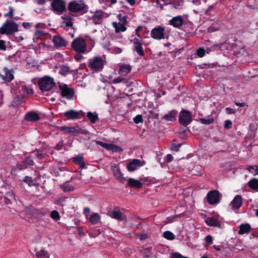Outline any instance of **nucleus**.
Instances as JSON below:
<instances>
[{"label": "nucleus", "instance_id": "f257e3e1", "mask_svg": "<svg viewBox=\"0 0 258 258\" xmlns=\"http://www.w3.org/2000/svg\"><path fill=\"white\" fill-rule=\"evenodd\" d=\"M68 10L73 13L81 12V14H84L88 12L89 7L83 2H79L77 1H74L69 3Z\"/></svg>", "mask_w": 258, "mask_h": 258}, {"label": "nucleus", "instance_id": "f03ea898", "mask_svg": "<svg viewBox=\"0 0 258 258\" xmlns=\"http://www.w3.org/2000/svg\"><path fill=\"white\" fill-rule=\"evenodd\" d=\"M25 215L24 218L30 222H34V220L40 218L42 216L44 215L41 211L37 209H27L26 210L20 213V216L23 217Z\"/></svg>", "mask_w": 258, "mask_h": 258}, {"label": "nucleus", "instance_id": "7ed1b4c3", "mask_svg": "<svg viewBox=\"0 0 258 258\" xmlns=\"http://www.w3.org/2000/svg\"><path fill=\"white\" fill-rule=\"evenodd\" d=\"M38 85L41 91H48L54 86L55 83L52 77L44 76L39 80Z\"/></svg>", "mask_w": 258, "mask_h": 258}, {"label": "nucleus", "instance_id": "20e7f679", "mask_svg": "<svg viewBox=\"0 0 258 258\" xmlns=\"http://www.w3.org/2000/svg\"><path fill=\"white\" fill-rule=\"evenodd\" d=\"M57 129L59 131L72 135L79 134L86 135L88 133V131L87 130L82 129L78 125L71 127L66 126H57Z\"/></svg>", "mask_w": 258, "mask_h": 258}, {"label": "nucleus", "instance_id": "39448f33", "mask_svg": "<svg viewBox=\"0 0 258 258\" xmlns=\"http://www.w3.org/2000/svg\"><path fill=\"white\" fill-rule=\"evenodd\" d=\"M71 46L78 53H84L86 51V42L83 38L75 39L71 44Z\"/></svg>", "mask_w": 258, "mask_h": 258}, {"label": "nucleus", "instance_id": "423d86ee", "mask_svg": "<svg viewBox=\"0 0 258 258\" xmlns=\"http://www.w3.org/2000/svg\"><path fill=\"white\" fill-rule=\"evenodd\" d=\"M178 121L181 125L187 127L192 121L191 112L187 110L182 109L179 114Z\"/></svg>", "mask_w": 258, "mask_h": 258}, {"label": "nucleus", "instance_id": "0eeeda50", "mask_svg": "<svg viewBox=\"0 0 258 258\" xmlns=\"http://www.w3.org/2000/svg\"><path fill=\"white\" fill-rule=\"evenodd\" d=\"M16 32V23L12 21H6L0 28V34L10 35Z\"/></svg>", "mask_w": 258, "mask_h": 258}, {"label": "nucleus", "instance_id": "6e6552de", "mask_svg": "<svg viewBox=\"0 0 258 258\" xmlns=\"http://www.w3.org/2000/svg\"><path fill=\"white\" fill-rule=\"evenodd\" d=\"M58 88L60 90L62 97L67 100H72L75 95V90L73 88H69L67 84L59 85Z\"/></svg>", "mask_w": 258, "mask_h": 258}, {"label": "nucleus", "instance_id": "1a4fd4ad", "mask_svg": "<svg viewBox=\"0 0 258 258\" xmlns=\"http://www.w3.org/2000/svg\"><path fill=\"white\" fill-rule=\"evenodd\" d=\"M104 62V60L101 57L96 56L89 60V67L93 71H99L103 69Z\"/></svg>", "mask_w": 258, "mask_h": 258}, {"label": "nucleus", "instance_id": "9d476101", "mask_svg": "<svg viewBox=\"0 0 258 258\" xmlns=\"http://www.w3.org/2000/svg\"><path fill=\"white\" fill-rule=\"evenodd\" d=\"M50 9L54 13L61 14L66 10V3L63 0H53Z\"/></svg>", "mask_w": 258, "mask_h": 258}, {"label": "nucleus", "instance_id": "9b49d317", "mask_svg": "<svg viewBox=\"0 0 258 258\" xmlns=\"http://www.w3.org/2000/svg\"><path fill=\"white\" fill-rule=\"evenodd\" d=\"M207 202L210 205H213L220 202V193L217 190L209 191L207 195Z\"/></svg>", "mask_w": 258, "mask_h": 258}, {"label": "nucleus", "instance_id": "f8f14e48", "mask_svg": "<svg viewBox=\"0 0 258 258\" xmlns=\"http://www.w3.org/2000/svg\"><path fill=\"white\" fill-rule=\"evenodd\" d=\"M165 28L161 26L153 28L151 32V36L156 40H161L165 38Z\"/></svg>", "mask_w": 258, "mask_h": 258}, {"label": "nucleus", "instance_id": "ddd939ff", "mask_svg": "<svg viewBox=\"0 0 258 258\" xmlns=\"http://www.w3.org/2000/svg\"><path fill=\"white\" fill-rule=\"evenodd\" d=\"M63 115L68 119H77L86 116L82 111H77L73 109L66 111Z\"/></svg>", "mask_w": 258, "mask_h": 258}, {"label": "nucleus", "instance_id": "4468645a", "mask_svg": "<svg viewBox=\"0 0 258 258\" xmlns=\"http://www.w3.org/2000/svg\"><path fill=\"white\" fill-rule=\"evenodd\" d=\"M224 44H217L213 45L210 47H208L206 50L204 49L203 48H200L197 50V54L199 57H202L204 56L206 52L209 53L210 51L220 49L224 46Z\"/></svg>", "mask_w": 258, "mask_h": 258}, {"label": "nucleus", "instance_id": "2eb2a0df", "mask_svg": "<svg viewBox=\"0 0 258 258\" xmlns=\"http://www.w3.org/2000/svg\"><path fill=\"white\" fill-rule=\"evenodd\" d=\"M133 43V49L140 56H143L145 55V52L143 48V40L139 39L136 37L132 40Z\"/></svg>", "mask_w": 258, "mask_h": 258}, {"label": "nucleus", "instance_id": "dca6fc26", "mask_svg": "<svg viewBox=\"0 0 258 258\" xmlns=\"http://www.w3.org/2000/svg\"><path fill=\"white\" fill-rule=\"evenodd\" d=\"M142 161L137 159L132 160L130 163L127 164L126 168L128 171L132 172L137 170L138 168L142 166Z\"/></svg>", "mask_w": 258, "mask_h": 258}, {"label": "nucleus", "instance_id": "f3484780", "mask_svg": "<svg viewBox=\"0 0 258 258\" xmlns=\"http://www.w3.org/2000/svg\"><path fill=\"white\" fill-rule=\"evenodd\" d=\"M52 42L54 46L56 48L65 47L68 44V42L59 35L54 36L53 37Z\"/></svg>", "mask_w": 258, "mask_h": 258}, {"label": "nucleus", "instance_id": "a211bd4d", "mask_svg": "<svg viewBox=\"0 0 258 258\" xmlns=\"http://www.w3.org/2000/svg\"><path fill=\"white\" fill-rule=\"evenodd\" d=\"M111 169L113 175L116 178L117 180L120 181L121 182H124L125 180H126V178L122 176V174L118 166H112Z\"/></svg>", "mask_w": 258, "mask_h": 258}, {"label": "nucleus", "instance_id": "6ab92c4d", "mask_svg": "<svg viewBox=\"0 0 258 258\" xmlns=\"http://www.w3.org/2000/svg\"><path fill=\"white\" fill-rule=\"evenodd\" d=\"M183 23V19L181 16H177L172 18L169 21L170 25L176 28H179Z\"/></svg>", "mask_w": 258, "mask_h": 258}, {"label": "nucleus", "instance_id": "aec40b11", "mask_svg": "<svg viewBox=\"0 0 258 258\" xmlns=\"http://www.w3.org/2000/svg\"><path fill=\"white\" fill-rule=\"evenodd\" d=\"M242 198L241 196L236 195L230 203L233 210H238L241 206Z\"/></svg>", "mask_w": 258, "mask_h": 258}, {"label": "nucleus", "instance_id": "412c9836", "mask_svg": "<svg viewBox=\"0 0 258 258\" xmlns=\"http://www.w3.org/2000/svg\"><path fill=\"white\" fill-rule=\"evenodd\" d=\"M224 44V45L222 47H225L228 50H232L234 53L236 54H243L244 52L245 49L242 47L237 46L236 44L233 43L232 45L230 46H225L226 45V42H225Z\"/></svg>", "mask_w": 258, "mask_h": 258}, {"label": "nucleus", "instance_id": "4be33fe9", "mask_svg": "<svg viewBox=\"0 0 258 258\" xmlns=\"http://www.w3.org/2000/svg\"><path fill=\"white\" fill-rule=\"evenodd\" d=\"M104 12L102 10L96 11L92 17L93 23L95 25L101 23L103 17Z\"/></svg>", "mask_w": 258, "mask_h": 258}, {"label": "nucleus", "instance_id": "5701e85b", "mask_svg": "<svg viewBox=\"0 0 258 258\" xmlns=\"http://www.w3.org/2000/svg\"><path fill=\"white\" fill-rule=\"evenodd\" d=\"M127 185L135 188L140 189L142 187L143 183L139 180L133 178H126Z\"/></svg>", "mask_w": 258, "mask_h": 258}, {"label": "nucleus", "instance_id": "b1692460", "mask_svg": "<svg viewBox=\"0 0 258 258\" xmlns=\"http://www.w3.org/2000/svg\"><path fill=\"white\" fill-rule=\"evenodd\" d=\"M4 74H0L3 79L7 82H11L14 79L13 71L7 68L4 69Z\"/></svg>", "mask_w": 258, "mask_h": 258}, {"label": "nucleus", "instance_id": "393cba45", "mask_svg": "<svg viewBox=\"0 0 258 258\" xmlns=\"http://www.w3.org/2000/svg\"><path fill=\"white\" fill-rule=\"evenodd\" d=\"M178 112L173 109L169 111L167 114L164 115L162 119L166 121H174L176 120Z\"/></svg>", "mask_w": 258, "mask_h": 258}, {"label": "nucleus", "instance_id": "a878e982", "mask_svg": "<svg viewBox=\"0 0 258 258\" xmlns=\"http://www.w3.org/2000/svg\"><path fill=\"white\" fill-rule=\"evenodd\" d=\"M25 119L28 121H36L39 120L40 117L38 113L31 111L25 114Z\"/></svg>", "mask_w": 258, "mask_h": 258}, {"label": "nucleus", "instance_id": "bb28decb", "mask_svg": "<svg viewBox=\"0 0 258 258\" xmlns=\"http://www.w3.org/2000/svg\"><path fill=\"white\" fill-rule=\"evenodd\" d=\"M23 163L24 165L17 164V169L22 170L26 169L28 166H32L34 164L33 160L30 156L26 157L23 161Z\"/></svg>", "mask_w": 258, "mask_h": 258}, {"label": "nucleus", "instance_id": "cd10ccee", "mask_svg": "<svg viewBox=\"0 0 258 258\" xmlns=\"http://www.w3.org/2000/svg\"><path fill=\"white\" fill-rule=\"evenodd\" d=\"M238 234L243 235L245 233H247L250 232L251 228V226L248 223L241 224L239 226Z\"/></svg>", "mask_w": 258, "mask_h": 258}, {"label": "nucleus", "instance_id": "c85d7f7f", "mask_svg": "<svg viewBox=\"0 0 258 258\" xmlns=\"http://www.w3.org/2000/svg\"><path fill=\"white\" fill-rule=\"evenodd\" d=\"M206 224L211 226L218 227L220 226V222L217 219L212 217L207 218L206 220Z\"/></svg>", "mask_w": 258, "mask_h": 258}, {"label": "nucleus", "instance_id": "c756f323", "mask_svg": "<svg viewBox=\"0 0 258 258\" xmlns=\"http://www.w3.org/2000/svg\"><path fill=\"white\" fill-rule=\"evenodd\" d=\"M86 116L92 124L96 123L97 121L99 120L98 114L96 112H92L89 111L87 112Z\"/></svg>", "mask_w": 258, "mask_h": 258}, {"label": "nucleus", "instance_id": "7c9ffc66", "mask_svg": "<svg viewBox=\"0 0 258 258\" xmlns=\"http://www.w3.org/2000/svg\"><path fill=\"white\" fill-rule=\"evenodd\" d=\"M20 91L22 93V96H23L27 95H32L34 93V91L31 87L25 85L22 86Z\"/></svg>", "mask_w": 258, "mask_h": 258}, {"label": "nucleus", "instance_id": "2f4dec72", "mask_svg": "<svg viewBox=\"0 0 258 258\" xmlns=\"http://www.w3.org/2000/svg\"><path fill=\"white\" fill-rule=\"evenodd\" d=\"M132 67L129 64L121 65L119 70V73L121 75H125L131 72Z\"/></svg>", "mask_w": 258, "mask_h": 258}, {"label": "nucleus", "instance_id": "473e14b6", "mask_svg": "<svg viewBox=\"0 0 258 258\" xmlns=\"http://www.w3.org/2000/svg\"><path fill=\"white\" fill-rule=\"evenodd\" d=\"M247 185L252 189L258 191V179L254 178L250 179L248 182Z\"/></svg>", "mask_w": 258, "mask_h": 258}, {"label": "nucleus", "instance_id": "72a5a7b5", "mask_svg": "<svg viewBox=\"0 0 258 258\" xmlns=\"http://www.w3.org/2000/svg\"><path fill=\"white\" fill-rule=\"evenodd\" d=\"M36 258H49L50 254L47 250L41 249L36 252Z\"/></svg>", "mask_w": 258, "mask_h": 258}, {"label": "nucleus", "instance_id": "f704fd0d", "mask_svg": "<svg viewBox=\"0 0 258 258\" xmlns=\"http://www.w3.org/2000/svg\"><path fill=\"white\" fill-rule=\"evenodd\" d=\"M113 26L115 28V32L119 33L120 32H124L126 30V28L124 24L120 23H113Z\"/></svg>", "mask_w": 258, "mask_h": 258}, {"label": "nucleus", "instance_id": "c9c22d12", "mask_svg": "<svg viewBox=\"0 0 258 258\" xmlns=\"http://www.w3.org/2000/svg\"><path fill=\"white\" fill-rule=\"evenodd\" d=\"M100 219V216L98 213H94L91 215L89 221L92 224H96Z\"/></svg>", "mask_w": 258, "mask_h": 258}, {"label": "nucleus", "instance_id": "e433bc0d", "mask_svg": "<svg viewBox=\"0 0 258 258\" xmlns=\"http://www.w3.org/2000/svg\"><path fill=\"white\" fill-rule=\"evenodd\" d=\"M112 218L120 221L123 220L122 214L119 211H113L111 215Z\"/></svg>", "mask_w": 258, "mask_h": 258}, {"label": "nucleus", "instance_id": "4c0bfd02", "mask_svg": "<svg viewBox=\"0 0 258 258\" xmlns=\"http://www.w3.org/2000/svg\"><path fill=\"white\" fill-rule=\"evenodd\" d=\"M60 187L64 192L71 191L74 189V187L72 185L66 183L60 185Z\"/></svg>", "mask_w": 258, "mask_h": 258}, {"label": "nucleus", "instance_id": "58836bf2", "mask_svg": "<svg viewBox=\"0 0 258 258\" xmlns=\"http://www.w3.org/2000/svg\"><path fill=\"white\" fill-rule=\"evenodd\" d=\"M71 73L70 68L67 65H63L60 69L59 73L62 76H66Z\"/></svg>", "mask_w": 258, "mask_h": 258}, {"label": "nucleus", "instance_id": "ea45409f", "mask_svg": "<svg viewBox=\"0 0 258 258\" xmlns=\"http://www.w3.org/2000/svg\"><path fill=\"white\" fill-rule=\"evenodd\" d=\"M152 248V247H148L143 248L141 250V252L145 255V257H148L151 253Z\"/></svg>", "mask_w": 258, "mask_h": 258}, {"label": "nucleus", "instance_id": "a19ab883", "mask_svg": "<svg viewBox=\"0 0 258 258\" xmlns=\"http://www.w3.org/2000/svg\"><path fill=\"white\" fill-rule=\"evenodd\" d=\"M164 238L168 240H173L175 238V236L172 232L170 231H166L164 232Z\"/></svg>", "mask_w": 258, "mask_h": 258}, {"label": "nucleus", "instance_id": "79ce46f5", "mask_svg": "<svg viewBox=\"0 0 258 258\" xmlns=\"http://www.w3.org/2000/svg\"><path fill=\"white\" fill-rule=\"evenodd\" d=\"M247 170L254 175H258L257 166H249Z\"/></svg>", "mask_w": 258, "mask_h": 258}, {"label": "nucleus", "instance_id": "37998d69", "mask_svg": "<svg viewBox=\"0 0 258 258\" xmlns=\"http://www.w3.org/2000/svg\"><path fill=\"white\" fill-rule=\"evenodd\" d=\"M108 150H110L113 152H117L121 151L122 149L121 148V147L117 145L112 144H110Z\"/></svg>", "mask_w": 258, "mask_h": 258}, {"label": "nucleus", "instance_id": "c03bdc74", "mask_svg": "<svg viewBox=\"0 0 258 258\" xmlns=\"http://www.w3.org/2000/svg\"><path fill=\"white\" fill-rule=\"evenodd\" d=\"M199 121L201 123L203 124H210L214 122V119L213 117H211L208 119L201 118L199 119Z\"/></svg>", "mask_w": 258, "mask_h": 258}, {"label": "nucleus", "instance_id": "a18cd8bd", "mask_svg": "<svg viewBox=\"0 0 258 258\" xmlns=\"http://www.w3.org/2000/svg\"><path fill=\"white\" fill-rule=\"evenodd\" d=\"M50 217L55 220H58L60 218L59 213L56 210H53L51 212Z\"/></svg>", "mask_w": 258, "mask_h": 258}, {"label": "nucleus", "instance_id": "49530a36", "mask_svg": "<svg viewBox=\"0 0 258 258\" xmlns=\"http://www.w3.org/2000/svg\"><path fill=\"white\" fill-rule=\"evenodd\" d=\"M23 182L27 183L29 186H32L34 184L33 180L31 177L26 176L22 180Z\"/></svg>", "mask_w": 258, "mask_h": 258}, {"label": "nucleus", "instance_id": "de8ad7c7", "mask_svg": "<svg viewBox=\"0 0 258 258\" xmlns=\"http://www.w3.org/2000/svg\"><path fill=\"white\" fill-rule=\"evenodd\" d=\"M73 160L75 163L78 165L84 161V158L82 156H77L73 158Z\"/></svg>", "mask_w": 258, "mask_h": 258}, {"label": "nucleus", "instance_id": "09e8293b", "mask_svg": "<svg viewBox=\"0 0 258 258\" xmlns=\"http://www.w3.org/2000/svg\"><path fill=\"white\" fill-rule=\"evenodd\" d=\"M179 137L182 139H185L187 137L186 129H181L179 132Z\"/></svg>", "mask_w": 258, "mask_h": 258}, {"label": "nucleus", "instance_id": "8fccbe9b", "mask_svg": "<svg viewBox=\"0 0 258 258\" xmlns=\"http://www.w3.org/2000/svg\"><path fill=\"white\" fill-rule=\"evenodd\" d=\"M134 121L136 124H139L143 122V118L141 115L138 114L136 115L133 119Z\"/></svg>", "mask_w": 258, "mask_h": 258}, {"label": "nucleus", "instance_id": "3c124183", "mask_svg": "<svg viewBox=\"0 0 258 258\" xmlns=\"http://www.w3.org/2000/svg\"><path fill=\"white\" fill-rule=\"evenodd\" d=\"M44 32L42 30H37L34 33V38L38 39L40 37L44 34Z\"/></svg>", "mask_w": 258, "mask_h": 258}, {"label": "nucleus", "instance_id": "603ef678", "mask_svg": "<svg viewBox=\"0 0 258 258\" xmlns=\"http://www.w3.org/2000/svg\"><path fill=\"white\" fill-rule=\"evenodd\" d=\"M171 258H189L187 256H183L179 252H175L171 254Z\"/></svg>", "mask_w": 258, "mask_h": 258}, {"label": "nucleus", "instance_id": "864d4df0", "mask_svg": "<svg viewBox=\"0 0 258 258\" xmlns=\"http://www.w3.org/2000/svg\"><path fill=\"white\" fill-rule=\"evenodd\" d=\"M33 153L34 156L40 160L42 159L45 155L44 154L40 153L39 151L37 149L35 152H33Z\"/></svg>", "mask_w": 258, "mask_h": 258}, {"label": "nucleus", "instance_id": "5fc2aeb1", "mask_svg": "<svg viewBox=\"0 0 258 258\" xmlns=\"http://www.w3.org/2000/svg\"><path fill=\"white\" fill-rule=\"evenodd\" d=\"M96 144L98 145L101 146V147H103L104 148L108 150V148L109 147L110 144L104 143L101 141H96Z\"/></svg>", "mask_w": 258, "mask_h": 258}, {"label": "nucleus", "instance_id": "6e6d98bb", "mask_svg": "<svg viewBox=\"0 0 258 258\" xmlns=\"http://www.w3.org/2000/svg\"><path fill=\"white\" fill-rule=\"evenodd\" d=\"M181 144H176L173 143L171 145V149L176 152H178L179 150V148L181 147Z\"/></svg>", "mask_w": 258, "mask_h": 258}, {"label": "nucleus", "instance_id": "4d7b16f0", "mask_svg": "<svg viewBox=\"0 0 258 258\" xmlns=\"http://www.w3.org/2000/svg\"><path fill=\"white\" fill-rule=\"evenodd\" d=\"M63 145V141L62 139H61L58 143L56 144L55 147V149L56 150H60L62 149V147Z\"/></svg>", "mask_w": 258, "mask_h": 258}, {"label": "nucleus", "instance_id": "13d9d810", "mask_svg": "<svg viewBox=\"0 0 258 258\" xmlns=\"http://www.w3.org/2000/svg\"><path fill=\"white\" fill-rule=\"evenodd\" d=\"M232 122L230 120H226L224 123V128L229 129L232 127Z\"/></svg>", "mask_w": 258, "mask_h": 258}, {"label": "nucleus", "instance_id": "bf43d9fd", "mask_svg": "<svg viewBox=\"0 0 258 258\" xmlns=\"http://www.w3.org/2000/svg\"><path fill=\"white\" fill-rule=\"evenodd\" d=\"M10 11L8 13L5 14L4 15L5 17H10L11 18H12L13 16V12L14 10L11 7H9Z\"/></svg>", "mask_w": 258, "mask_h": 258}, {"label": "nucleus", "instance_id": "052dcab7", "mask_svg": "<svg viewBox=\"0 0 258 258\" xmlns=\"http://www.w3.org/2000/svg\"><path fill=\"white\" fill-rule=\"evenodd\" d=\"M6 49V47L5 45V41L3 40H0V50H5Z\"/></svg>", "mask_w": 258, "mask_h": 258}, {"label": "nucleus", "instance_id": "680f3d73", "mask_svg": "<svg viewBox=\"0 0 258 258\" xmlns=\"http://www.w3.org/2000/svg\"><path fill=\"white\" fill-rule=\"evenodd\" d=\"M124 79L121 77H117L114 78L113 80V82L114 84H117L122 82Z\"/></svg>", "mask_w": 258, "mask_h": 258}, {"label": "nucleus", "instance_id": "e2e57ef3", "mask_svg": "<svg viewBox=\"0 0 258 258\" xmlns=\"http://www.w3.org/2000/svg\"><path fill=\"white\" fill-rule=\"evenodd\" d=\"M138 237H139V239L141 240H144L148 238V236L147 234L145 233L140 234L138 235Z\"/></svg>", "mask_w": 258, "mask_h": 258}, {"label": "nucleus", "instance_id": "0e129e2a", "mask_svg": "<svg viewBox=\"0 0 258 258\" xmlns=\"http://www.w3.org/2000/svg\"><path fill=\"white\" fill-rule=\"evenodd\" d=\"M81 54L78 53L75 55L74 58L76 61H80L83 58V56Z\"/></svg>", "mask_w": 258, "mask_h": 258}, {"label": "nucleus", "instance_id": "69168bd1", "mask_svg": "<svg viewBox=\"0 0 258 258\" xmlns=\"http://www.w3.org/2000/svg\"><path fill=\"white\" fill-rule=\"evenodd\" d=\"M112 50L113 52L115 54H119L122 52V49L117 47H114Z\"/></svg>", "mask_w": 258, "mask_h": 258}, {"label": "nucleus", "instance_id": "338daca9", "mask_svg": "<svg viewBox=\"0 0 258 258\" xmlns=\"http://www.w3.org/2000/svg\"><path fill=\"white\" fill-rule=\"evenodd\" d=\"M173 160V157L172 155L169 154H167L166 157V161L167 162H170Z\"/></svg>", "mask_w": 258, "mask_h": 258}, {"label": "nucleus", "instance_id": "774afa93", "mask_svg": "<svg viewBox=\"0 0 258 258\" xmlns=\"http://www.w3.org/2000/svg\"><path fill=\"white\" fill-rule=\"evenodd\" d=\"M212 237L210 235L207 236L205 237V241L209 244H210L212 242Z\"/></svg>", "mask_w": 258, "mask_h": 258}]
</instances>
